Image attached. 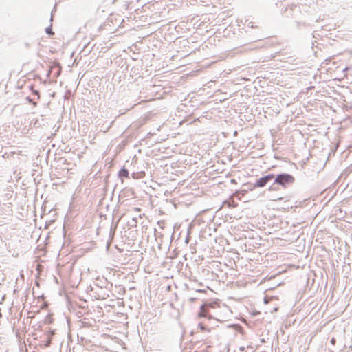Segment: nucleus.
<instances>
[{
    "mask_svg": "<svg viewBox=\"0 0 352 352\" xmlns=\"http://www.w3.org/2000/svg\"><path fill=\"white\" fill-rule=\"evenodd\" d=\"M45 33L50 36L54 35V32L52 28V24L45 28Z\"/></svg>",
    "mask_w": 352,
    "mask_h": 352,
    "instance_id": "423d86ee",
    "label": "nucleus"
},
{
    "mask_svg": "<svg viewBox=\"0 0 352 352\" xmlns=\"http://www.w3.org/2000/svg\"><path fill=\"white\" fill-rule=\"evenodd\" d=\"M54 334V331H50V336H52Z\"/></svg>",
    "mask_w": 352,
    "mask_h": 352,
    "instance_id": "dca6fc26",
    "label": "nucleus"
},
{
    "mask_svg": "<svg viewBox=\"0 0 352 352\" xmlns=\"http://www.w3.org/2000/svg\"><path fill=\"white\" fill-rule=\"evenodd\" d=\"M282 199H283V198H282V197H278V198H276L275 200H282Z\"/></svg>",
    "mask_w": 352,
    "mask_h": 352,
    "instance_id": "412c9836",
    "label": "nucleus"
},
{
    "mask_svg": "<svg viewBox=\"0 0 352 352\" xmlns=\"http://www.w3.org/2000/svg\"><path fill=\"white\" fill-rule=\"evenodd\" d=\"M132 176L133 178H135V173H133Z\"/></svg>",
    "mask_w": 352,
    "mask_h": 352,
    "instance_id": "4be33fe9",
    "label": "nucleus"
},
{
    "mask_svg": "<svg viewBox=\"0 0 352 352\" xmlns=\"http://www.w3.org/2000/svg\"><path fill=\"white\" fill-rule=\"evenodd\" d=\"M197 298H198V296H195V297H190L189 298V300L190 302H195Z\"/></svg>",
    "mask_w": 352,
    "mask_h": 352,
    "instance_id": "9b49d317",
    "label": "nucleus"
},
{
    "mask_svg": "<svg viewBox=\"0 0 352 352\" xmlns=\"http://www.w3.org/2000/svg\"><path fill=\"white\" fill-rule=\"evenodd\" d=\"M206 289H195V293H197V294H202V293H206Z\"/></svg>",
    "mask_w": 352,
    "mask_h": 352,
    "instance_id": "6e6552de",
    "label": "nucleus"
},
{
    "mask_svg": "<svg viewBox=\"0 0 352 352\" xmlns=\"http://www.w3.org/2000/svg\"><path fill=\"white\" fill-rule=\"evenodd\" d=\"M118 0H111L112 4H114Z\"/></svg>",
    "mask_w": 352,
    "mask_h": 352,
    "instance_id": "aec40b11",
    "label": "nucleus"
},
{
    "mask_svg": "<svg viewBox=\"0 0 352 352\" xmlns=\"http://www.w3.org/2000/svg\"><path fill=\"white\" fill-rule=\"evenodd\" d=\"M198 327H199L201 330H202V331H204V330H206V327H205L202 323H201V322L198 324Z\"/></svg>",
    "mask_w": 352,
    "mask_h": 352,
    "instance_id": "1a4fd4ad",
    "label": "nucleus"
},
{
    "mask_svg": "<svg viewBox=\"0 0 352 352\" xmlns=\"http://www.w3.org/2000/svg\"><path fill=\"white\" fill-rule=\"evenodd\" d=\"M220 309L228 311L229 308L225 304H223L219 301L205 302L200 306L198 316L199 317H206L209 319L214 318L217 320H220V319L217 318L219 316Z\"/></svg>",
    "mask_w": 352,
    "mask_h": 352,
    "instance_id": "f257e3e1",
    "label": "nucleus"
},
{
    "mask_svg": "<svg viewBox=\"0 0 352 352\" xmlns=\"http://www.w3.org/2000/svg\"><path fill=\"white\" fill-rule=\"evenodd\" d=\"M118 177L120 179H122L123 177L129 178V170L124 166H123L118 172Z\"/></svg>",
    "mask_w": 352,
    "mask_h": 352,
    "instance_id": "20e7f679",
    "label": "nucleus"
},
{
    "mask_svg": "<svg viewBox=\"0 0 352 352\" xmlns=\"http://www.w3.org/2000/svg\"><path fill=\"white\" fill-rule=\"evenodd\" d=\"M32 94L35 96H38V99H39L40 98V93H39V91L38 90H36V89H32Z\"/></svg>",
    "mask_w": 352,
    "mask_h": 352,
    "instance_id": "0eeeda50",
    "label": "nucleus"
},
{
    "mask_svg": "<svg viewBox=\"0 0 352 352\" xmlns=\"http://www.w3.org/2000/svg\"><path fill=\"white\" fill-rule=\"evenodd\" d=\"M52 19H53V10L52 11V13H51V19H50L51 22L52 21Z\"/></svg>",
    "mask_w": 352,
    "mask_h": 352,
    "instance_id": "f3484780",
    "label": "nucleus"
},
{
    "mask_svg": "<svg viewBox=\"0 0 352 352\" xmlns=\"http://www.w3.org/2000/svg\"><path fill=\"white\" fill-rule=\"evenodd\" d=\"M252 184H248L247 186H248V190L252 191L255 188H252Z\"/></svg>",
    "mask_w": 352,
    "mask_h": 352,
    "instance_id": "9d476101",
    "label": "nucleus"
},
{
    "mask_svg": "<svg viewBox=\"0 0 352 352\" xmlns=\"http://www.w3.org/2000/svg\"><path fill=\"white\" fill-rule=\"evenodd\" d=\"M272 181L273 182L268 188L269 191H277L278 186L285 188L294 182L295 178L291 174L282 173L277 175L274 174Z\"/></svg>",
    "mask_w": 352,
    "mask_h": 352,
    "instance_id": "f03ea898",
    "label": "nucleus"
},
{
    "mask_svg": "<svg viewBox=\"0 0 352 352\" xmlns=\"http://www.w3.org/2000/svg\"><path fill=\"white\" fill-rule=\"evenodd\" d=\"M239 349H240L241 351H244L245 347H244V346H241V347L239 348Z\"/></svg>",
    "mask_w": 352,
    "mask_h": 352,
    "instance_id": "6ab92c4d",
    "label": "nucleus"
},
{
    "mask_svg": "<svg viewBox=\"0 0 352 352\" xmlns=\"http://www.w3.org/2000/svg\"><path fill=\"white\" fill-rule=\"evenodd\" d=\"M250 24H251L250 27H251L252 28H256V26H255V25H254V23H253V22H250V23H248V26L250 25Z\"/></svg>",
    "mask_w": 352,
    "mask_h": 352,
    "instance_id": "ddd939ff",
    "label": "nucleus"
},
{
    "mask_svg": "<svg viewBox=\"0 0 352 352\" xmlns=\"http://www.w3.org/2000/svg\"><path fill=\"white\" fill-rule=\"evenodd\" d=\"M274 173L267 174L256 179L252 184V188H263L273 182Z\"/></svg>",
    "mask_w": 352,
    "mask_h": 352,
    "instance_id": "7ed1b4c3",
    "label": "nucleus"
},
{
    "mask_svg": "<svg viewBox=\"0 0 352 352\" xmlns=\"http://www.w3.org/2000/svg\"><path fill=\"white\" fill-rule=\"evenodd\" d=\"M189 240H190V236H186V239H185L186 243H188V241H189Z\"/></svg>",
    "mask_w": 352,
    "mask_h": 352,
    "instance_id": "4468645a",
    "label": "nucleus"
},
{
    "mask_svg": "<svg viewBox=\"0 0 352 352\" xmlns=\"http://www.w3.org/2000/svg\"><path fill=\"white\" fill-rule=\"evenodd\" d=\"M26 100H27L29 102L32 103V104H35V103L32 101V99L30 97H29V96H28V97H27V98H26Z\"/></svg>",
    "mask_w": 352,
    "mask_h": 352,
    "instance_id": "f8f14e48",
    "label": "nucleus"
},
{
    "mask_svg": "<svg viewBox=\"0 0 352 352\" xmlns=\"http://www.w3.org/2000/svg\"><path fill=\"white\" fill-rule=\"evenodd\" d=\"M331 342L332 344H334V343L336 342V338H332L331 339Z\"/></svg>",
    "mask_w": 352,
    "mask_h": 352,
    "instance_id": "2eb2a0df",
    "label": "nucleus"
},
{
    "mask_svg": "<svg viewBox=\"0 0 352 352\" xmlns=\"http://www.w3.org/2000/svg\"><path fill=\"white\" fill-rule=\"evenodd\" d=\"M112 124H113V122H111V124H110L109 125V126L107 128V130H108V129L111 126Z\"/></svg>",
    "mask_w": 352,
    "mask_h": 352,
    "instance_id": "a211bd4d",
    "label": "nucleus"
},
{
    "mask_svg": "<svg viewBox=\"0 0 352 352\" xmlns=\"http://www.w3.org/2000/svg\"><path fill=\"white\" fill-rule=\"evenodd\" d=\"M107 284H108L107 280L104 279V280H100V283L98 282L97 283H96V285H97L98 287H99L102 289L103 287H106Z\"/></svg>",
    "mask_w": 352,
    "mask_h": 352,
    "instance_id": "39448f33",
    "label": "nucleus"
},
{
    "mask_svg": "<svg viewBox=\"0 0 352 352\" xmlns=\"http://www.w3.org/2000/svg\"><path fill=\"white\" fill-rule=\"evenodd\" d=\"M50 344H51V342H50V341H49V342H48V343L47 344V346H49V345H50Z\"/></svg>",
    "mask_w": 352,
    "mask_h": 352,
    "instance_id": "5701e85b",
    "label": "nucleus"
}]
</instances>
